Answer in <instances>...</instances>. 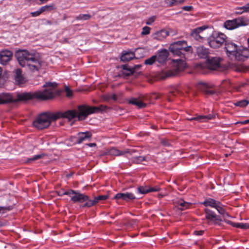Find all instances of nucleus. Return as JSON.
Returning a JSON list of instances; mask_svg holds the SVG:
<instances>
[{
    "instance_id": "27",
    "label": "nucleus",
    "mask_w": 249,
    "mask_h": 249,
    "mask_svg": "<svg viewBox=\"0 0 249 249\" xmlns=\"http://www.w3.org/2000/svg\"><path fill=\"white\" fill-rule=\"evenodd\" d=\"M107 154L111 156H119L124 155V151H120L115 147L107 150Z\"/></svg>"
},
{
    "instance_id": "32",
    "label": "nucleus",
    "mask_w": 249,
    "mask_h": 249,
    "mask_svg": "<svg viewBox=\"0 0 249 249\" xmlns=\"http://www.w3.org/2000/svg\"><path fill=\"white\" fill-rule=\"evenodd\" d=\"M164 2L169 7L182 4L180 3V0H164Z\"/></svg>"
},
{
    "instance_id": "25",
    "label": "nucleus",
    "mask_w": 249,
    "mask_h": 249,
    "mask_svg": "<svg viewBox=\"0 0 249 249\" xmlns=\"http://www.w3.org/2000/svg\"><path fill=\"white\" fill-rule=\"evenodd\" d=\"M128 102L130 104H132L137 106L139 108H144L146 106V104L138 100L137 98H132L128 100Z\"/></svg>"
},
{
    "instance_id": "51",
    "label": "nucleus",
    "mask_w": 249,
    "mask_h": 249,
    "mask_svg": "<svg viewBox=\"0 0 249 249\" xmlns=\"http://www.w3.org/2000/svg\"><path fill=\"white\" fill-rule=\"evenodd\" d=\"M244 13V10L242 9V7H238L236 9L235 13L237 14H241Z\"/></svg>"
},
{
    "instance_id": "9",
    "label": "nucleus",
    "mask_w": 249,
    "mask_h": 249,
    "mask_svg": "<svg viewBox=\"0 0 249 249\" xmlns=\"http://www.w3.org/2000/svg\"><path fill=\"white\" fill-rule=\"evenodd\" d=\"M70 192H71V200L73 203H88L89 201H90V198L88 196L85 194H82L79 191L70 189Z\"/></svg>"
},
{
    "instance_id": "6",
    "label": "nucleus",
    "mask_w": 249,
    "mask_h": 249,
    "mask_svg": "<svg viewBox=\"0 0 249 249\" xmlns=\"http://www.w3.org/2000/svg\"><path fill=\"white\" fill-rule=\"evenodd\" d=\"M226 36L221 33L214 32L208 38V43L213 48L221 47L226 42Z\"/></svg>"
},
{
    "instance_id": "18",
    "label": "nucleus",
    "mask_w": 249,
    "mask_h": 249,
    "mask_svg": "<svg viewBox=\"0 0 249 249\" xmlns=\"http://www.w3.org/2000/svg\"><path fill=\"white\" fill-rule=\"evenodd\" d=\"M225 49L228 56L231 59L232 54H234L237 50L238 49V46L237 45L231 42H226L225 43Z\"/></svg>"
},
{
    "instance_id": "3",
    "label": "nucleus",
    "mask_w": 249,
    "mask_h": 249,
    "mask_svg": "<svg viewBox=\"0 0 249 249\" xmlns=\"http://www.w3.org/2000/svg\"><path fill=\"white\" fill-rule=\"evenodd\" d=\"M75 113L71 109L66 111H58L56 112H45L38 115L33 122V125L39 130L48 128L51 122L60 118L67 119L71 121L74 119Z\"/></svg>"
},
{
    "instance_id": "48",
    "label": "nucleus",
    "mask_w": 249,
    "mask_h": 249,
    "mask_svg": "<svg viewBox=\"0 0 249 249\" xmlns=\"http://www.w3.org/2000/svg\"><path fill=\"white\" fill-rule=\"evenodd\" d=\"M178 92L177 90L171 92L170 93V95H169V96L168 97V101L169 102H172V99H171V96H176V94L178 93Z\"/></svg>"
},
{
    "instance_id": "33",
    "label": "nucleus",
    "mask_w": 249,
    "mask_h": 249,
    "mask_svg": "<svg viewBox=\"0 0 249 249\" xmlns=\"http://www.w3.org/2000/svg\"><path fill=\"white\" fill-rule=\"evenodd\" d=\"M249 104V101L247 100H242L234 103V105L237 107H244Z\"/></svg>"
},
{
    "instance_id": "62",
    "label": "nucleus",
    "mask_w": 249,
    "mask_h": 249,
    "mask_svg": "<svg viewBox=\"0 0 249 249\" xmlns=\"http://www.w3.org/2000/svg\"><path fill=\"white\" fill-rule=\"evenodd\" d=\"M185 0H180V3L182 4Z\"/></svg>"
},
{
    "instance_id": "14",
    "label": "nucleus",
    "mask_w": 249,
    "mask_h": 249,
    "mask_svg": "<svg viewBox=\"0 0 249 249\" xmlns=\"http://www.w3.org/2000/svg\"><path fill=\"white\" fill-rule=\"evenodd\" d=\"M198 88L205 95H212L215 93V91L213 89L212 86L208 83L204 82H199L198 84Z\"/></svg>"
},
{
    "instance_id": "34",
    "label": "nucleus",
    "mask_w": 249,
    "mask_h": 249,
    "mask_svg": "<svg viewBox=\"0 0 249 249\" xmlns=\"http://www.w3.org/2000/svg\"><path fill=\"white\" fill-rule=\"evenodd\" d=\"M91 16L89 14H80L76 17L75 19L78 20H87L89 19Z\"/></svg>"
},
{
    "instance_id": "55",
    "label": "nucleus",
    "mask_w": 249,
    "mask_h": 249,
    "mask_svg": "<svg viewBox=\"0 0 249 249\" xmlns=\"http://www.w3.org/2000/svg\"><path fill=\"white\" fill-rule=\"evenodd\" d=\"M87 145L88 146H89V147H91L95 146L96 143H89L87 144Z\"/></svg>"
},
{
    "instance_id": "38",
    "label": "nucleus",
    "mask_w": 249,
    "mask_h": 249,
    "mask_svg": "<svg viewBox=\"0 0 249 249\" xmlns=\"http://www.w3.org/2000/svg\"><path fill=\"white\" fill-rule=\"evenodd\" d=\"M235 227L241 228L242 229H249V224L243 223H236Z\"/></svg>"
},
{
    "instance_id": "52",
    "label": "nucleus",
    "mask_w": 249,
    "mask_h": 249,
    "mask_svg": "<svg viewBox=\"0 0 249 249\" xmlns=\"http://www.w3.org/2000/svg\"><path fill=\"white\" fill-rule=\"evenodd\" d=\"M66 91L67 92V96L68 97L71 96L72 95V91L68 88L66 89Z\"/></svg>"
},
{
    "instance_id": "11",
    "label": "nucleus",
    "mask_w": 249,
    "mask_h": 249,
    "mask_svg": "<svg viewBox=\"0 0 249 249\" xmlns=\"http://www.w3.org/2000/svg\"><path fill=\"white\" fill-rule=\"evenodd\" d=\"M231 56V60L244 61L249 57V50L243 47L238 48L235 54H232Z\"/></svg>"
},
{
    "instance_id": "50",
    "label": "nucleus",
    "mask_w": 249,
    "mask_h": 249,
    "mask_svg": "<svg viewBox=\"0 0 249 249\" xmlns=\"http://www.w3.org/2000/svg\"><path fill=\"white\" fill-rule=\"evenodd\" d=\"M242 9L244 10V12H249V3L242 6Z\"/></svg>"
},
{
    "instance_id": "31",
    "label": "nucleus",
    "mask_w": 249,
    "mask_h": 249,
    "mask_svg": "<svg viewBox=\"0 0 249 249\" xmlns=\"http://www.w3.org/2000/svg\"><path fill=\"white\" fill-rule=\"evenodd\" d=\"M40 11L42 13L44 12H49L55 9L54 4H52L50 5H46L40 8Z\"/></svg>"
},
{
    "instance_id": "10",
    "label": "nucleus",
    "mask_w": 249,
    "mask_h": 249,
    "mask_svg": "<svg viewBox=\"0 0 249 249\" xmlns=\"http://www.w3.org/2000/svg\"><path fill=\"white\" fill-rule=\"evenodd\" d=\"M244 18L239 17L232 20H228L224 22V26L228 30H233L241 26L246 25Z\"/></svg>"
},
{
    "instance_id": "2",
    "label": "nucleus",
    "mask_w": 249,
    "mask_h": 249,
    "mask_svg": "<svg viewBox=\"0 0 249 249\" xmlns=\"http://www.w3.org/2000/svg\"><path fill=\"white\" fill-rule=\"evenodd\" d=\"M169 49L174 56H179L180 59L173 60L175 68L173 71L165 72L164 78L175 76L179 72L183 71L185 68V63L183 58L186 59V55L193 52L192 47L188 46L187 41L185 40L173 42L170 45Z\"/></svg>"
},
{
    "instance_id": "22",
    "label": "nucleus",
    "mask_w": 249,
    "mask_h": 249,
    "mask_svg": "<svg viewBox=\"0 0 249 249\" xmlns=\"http://www.w3.org/2000/svg\"><path fill=\"white\" fill-rule=\"evenodd\" d=\"M213 117V115L209 114L208 115H197L196 117L188 118L187 119L189 121L195 120L199 122H204L212 119Z\"/></svg>"
},
{
    "instance_id": "5",
    "label": "nucleus",
    "mask_w": 249,
    "mask_h": 249,
    "mask_svg": "<svg viewBox=\"0 0 249 249\" xmlns=\"http://www.w3.org/2000/svg\"><path fill=\"white\" fill-rule=\"evenodd\" d=\"M107 108V106L100 105L99 107H90L85 105H79L77 107V109H71L75 113L74 118H77L78 120H85L87 117L92 113L102 112Z\"/></svg>"
},
{
    "instance_id": "26",
    "label": "nucleus",
    "mask_w": 249,
    "mask_h": 249,
    "mask_svg": "<svg viewBox=\"0 0 249 249\" xmlns=\"http://www.w3.org/2000/svg\"><path fill=\"white\" fill-rule=\"evenodd\" d=\"M175 203L180 207L178 209L181 211L187 209L191 205V203L186 202L181 199L176 200Z\"/></svg>"
},
{
    "instance_id": "16",
    "label": "nucleus",
    "mask_w": 249,
    "mask_h": 249,
    "mask_svg": "<svg viewBox=\"0 0 249 249\" xmlns=\"http://www.w3.org/2000/svg\"><path fill=\"white\" fill-rule=\"evenodd\" d=\"M108 197L107 195H100L94 197L93 199L90 198V201H89L88 203H85L83 205H81V207H91L96 205L99 202L105 200Z\"/></svg>"
},
{
    "instance_id": "40",
    "label": "nucleus",
    "mask_w": 249,
    "mask_h": 249,
    "mask_svg": "<svg viewBox=\"0 0 249 249\" xmlns=\"http://www.w3.org/2000/svg\"><path fill=\"white\" fill-rule=\"evenodd\" d=\"M70 189L67 191H65L64 190H60L57 192V194L59 196H63L64 195H67L71 196Z\"/></svg>"
},
{
    "instance_id": "8",
    "label": "nucleus",
    "mask_w": 249,
    "mask_h": 249,
    "mask_svg": "<svg viewBox=\"0 0 249 249\" xmlns=\"http://www.w3.org/2000/svg\"><path fill=\"white\" fill-rule=\"evenodd\" d=\"M208 28L207 26H202L192 30L190 36L196 41L203 42L207 37L208 35L205 31Z\"/></svg>"
},
{
    "instance_id": "46",
    "label": "nucleus",
    "mask_w": 249,
    "mask_h": 249,
    "mask_svg": "<svg viewBox=\"0 0 249 249\" xmlns=\"http://www.w3.org/2000/svg\"><path fill=\"white\" fill-rule=\"evenodd\" d=\"M42 13V12L40 11V8H39L37 11L35 12H33L31 13V15L33 17H36L39 16Z\"/></svg>"
},
{
    "instance_id": "29",
    "label": "nucleus",
    "mask_w": 249,
    "mask_h": 249,
    "mask_svg": "<svg viewBox=\"0 0 249 249\" xmlns=\"http://www.w3.org/2000/svg\"><path fill=\"white\" fill-rule=\"evenodd\" d=\"M124 71H128V73L123 72V75L124 77H127L133 74L134 72V69L130 67L127 64L123 65L121 67Z\"/></svg>"
},
{
    "instance_id": "59",
    "label": "nucleus",
    "mask_w": 249,
    "mask_h": 249,
    "mask_svg": "<svg viewBox=\"0 0 249 249\" xmlns=\"http://www.w3.org/2000/svg\"><path fill=\"white\" fill-rule=\"evenodd\" d=\"M41 1V3H44L46 2L48 0H39Z\"/></svg>"
},
{
    "instance_id": "47",
    "label": "nucleus",
    "mask_w": 249,
    "mask_h": 249,
    "mask_svg": "<svg viewBox=\"0 0 249 249\" xmlns=\"http://www.w3.org/2000/svg\"><path fill=\"white\" fill-rule=\"evenodd\" d=\"M160 142L163 146H169L170 145L168 140L167 139H161L160 140Z\"/></svg>"
},
{
    "instance_id": "57",
    "label": "nucleus",
    "mask_w": 249,
    "mask_h": 249,
    "mask_svg": "<svg viewBox=\"0 0 249 249\" xmlns=\"http://www.w3.org/2000/svg\"><path fill=\"white\" fill-rule=\"evenodd\" d=\"M130 222L132 225L136 223V220H131Z\"/></svg>"
},
{
    "instance_id": "43",
    "label": "nucleus",
    "mask_w": 249,
    "mask_h": 249,
    "mask_svg": "<svg viewBox=\"0 0 249 249\" xmlns=\"http://www.w3.org/2000/svg\"><path fill=\"white\" fill-rule=\"evenodd\" d=\"M149 192H159L160 191V189L158 186H155V187H148Z\"/></svg>"
},
{
    "instance_id": "12",
    "label": "nucleus",
    "mask_w": 249,
    "mask_h": 249,
    "mask_svg": "<svg viewBox=\"0 0 249 249\" xmlns=\"http://www.w3.org/2000/svg\"><path fill=\"white\" fill-rule=\"evenodd\" d=\"M171 34L172 36H174L177 34V32H173L171 29L168 31L162 29L155 32L152 35V36L154 39L161 40Z\"/></svg>"
},
{
    "instance_id": "24",
    "label": "nucleus",
    "mask_w": 249,
    "mask_h": 249,
    "mask_svg": "<svg viewBox=\"0 0 249 249\" xmlns=\"http://www.w3.org/2000/svg\"><path fill=\"white\" fill-rule=\"evenodd\" d=\"M15 79L18 84H23L25 82L24 77L22 75V71L20 69L16 70Z\"/></svg>"
},
{
    "instance_id": "54",
    "label": "nucleus",
    "mask_w": 249,
    "mask_h": 249,
    "mask_svg": "<svg viewBox=\"0 0 249 249\" xmlns=\"http://www.w3.org/2000/svg\"><path fill=\"white\" fill-rule=\"evenodd\" d=\"M225 221L227 223H228V224H230V225H231L232 226H233V227H235V225H236V223H234V222H232V221H229V220H225Z\"/></svg>"
},
{
    "instance_id": "36",
    "label": "nucleus",
    "mask_w": 249,
    "mask_h": 249,
    "mask_svg": "<svg viewBox=\"0 0 249 249\" xmlns=\"http://www.w3.org/2000/svg\"><path fill=\"white\" fill-rule=\"evenodd\" d=\"M157 55H152L151 57L146 59L144 61V64L146 65H151L157 61Z\"/></svg>"
},
{
    "instance_id": "37",
    "label": "nucleus",
    "mask_w": 249,
    "mask_h": 249,
    "mask_svg": "<svg viewBox=\"0 0 249 249\" xmlns=\"http://www.w3.org/2000/svg\"><path fill=\"white\" fill-rule=\"evenodd\" d=\"M43 156H44L43 154H38V155L34 156L32 158H28L27 160V162L30 163L31 162H32L33 161H34V160H38L39 159H41Z\"/></svg>"
},
{
    "instance_id": "61",
    "label": "nucleus",
    "mask_w": 249,
    "mask_h": 249,
    "mask_svg": "<svg viewBox=\"0 0 249 249\" xmlns=\"http://www.w3.org/2000/svg\"><path fill=\"white\" fill-rule=\"evenodd\" d=\"M47 23L48 24H52V22L51 21H49V20H48L47 21Z\"/></svg>"
},
{
    "instance_id": "28",
    "label": "nucleus",
    "mask_w": 249,
    "mask_h": 249,
    "mask_svg": "<svg viewBox=\"0 0 249 249\" xmlns=\"http://www.w3.org/2000/svg\"><path fill=\"white\" fill-rule=\"evenodd\" d=\"M135 55L132 52H125L121 55L120 59L122 61L127 62L134 58Z\"/></svg>"
},
{
    "instance_id": "19",
    "label": "nucleus",
    "mask_w": 249,
    "mask_h": 249,
    "mask_svg": "<svg viewBox=\"0 0 249 249\" xmlns=\"http://www.w3.org/2000/svg\"><path fill=\"white\" fill-rule=\"evenodd\" d=\"M169 55L168 51L165 49L159 51L157 55V61L160 64H164L167 60Z\"/></svg>"
},
{
    "instance_id": "39",
    "label": "nucleus",
    "mask_w": 249,
    "mask_h": 249,
    "mask_svg": "<svg viewBox=\"0 0 249 249\" xmlns=\"http://www.w3.org/2000/svg\"><path fill=\"white\" fill-rule=\"evenodd\" d=\"M13 209V206H9L7 207L0 206V213H4L7 212Z\"/></svg>"
},
{
    "instance_id": "20",
    "label": "nucleus",
    "mask_w": 249,
    "mask_h": 249,
    "mask_svg": "<svg viewBox=\"0 0 249 249\" xmlns=\"http://www.w3.org/2000/svg\"><path fill=\"white\" fill-rule=\"evenodd\" d=\"M220 62L219 58L213 57L208 59L207 66L210 70H215L220 67Z\"/></svg>"
},
{
    "instance_id": "4",
    "label": "nucleus",
    "mask_w": 249,
    "mask_h": 249,
    "mask_svg": "<svg viewBox=\"0 0 249 249\" xmlns=\"http://www.w3.org/2000/svg\"><path fill=\"white\" fill-rule=\"evenodd\" d=\"M15 56L20 66L27 67L31 71H37L41 68V58L39 53L36 51L19 50L16 53Z\"/></svg>"
},
{
    "instance_id": "21",
    "label": "nucleus",
    "mask_w": 249,
    "mask_h": 249,
    "mask_svg": "<svg viewBox=\"0 0 249 249\" xmlns=\"http://www.w3.org/2000/svg\"><path fill=\"white\" fill-rule=\"evenodd\" d=\"M78 136L77 138L76 142L78 144H80L86 140H90L92 137V134L89 131L79 132L78 133Z\"/></svg>"
},
{
    "instance_id": "17",
    "label": "nucleus",
    "mask_w": 249,
    "mask_h": 249,
    "mask_svg": "<svg viewBox=\"0 0 249 249\" xmlns=\"http://www.w3.org/2000/svg\"><path fill=\"white\" fill-rule=\"evenodd\" d=\"M13 53L11 51L5 50L0 53V61L1 64L6 65L12 59Z\"/></svg>"
},
{
    "instance_id": "60",
    "label": "nucleus",
    "mask_w": 249,
    "mask_h": 249,
    "mask_svg": "<svg viewBox=\"0 0 249 249\" xmlns=\"http://www.w3.org/2000/svg\"><path fill=\"white\" fill-rule=\"evenodd\" d=\"M2 69L0 67V77L1 76V74H2Z\"/></svg>"
},
{
    "instance_id": "58",
    "label": "nucleus",
    "mask_w": 249,
    "mask_h": 249,
    "mask_svg": "<svg viewBox=\"0 0 249 249\" xmlns=\"http://www.w3.org/2000/svg\"><path fill=\"white\" fill-rule=\"evenodd\" d=\"M140 67H141L140 65H137L134 66V67L133 68H132V69H134V71H135L136 68H139Z\"/></svg>"
},
{
    "instance_id": "30",
    "label": "nucleus",
    "mask_w": 249,
    "mask_h": 249,
    "mask_svg": "<svg viewBox=\"0 0 249 249\" xmlns=\"http://www.w3.org/2000/svg\"><path fill=\"white\" fill-rule=\"evenodd\" d=\"M146 160H147L146 156H137L133 157L132 159V162L136 164H140L142 161Z\"/></svg>"
},
{
    "instance_id": "63",
    "label": "nucleus",
    "mask_w": 249,
    "mask_h": 249,
    "mask_svg": "<svg viewBox=\"0 0 249 249\" xmlns=\"http://www.w3.org/2000/svg\"><path fill=\"white\" fill-rule=\"evenodd\" d=\"M123 72H126V73H128V71H124Z\"/></svg>"
},
{
    "instance_id": "35",
    "label": "nucleus",
    "mask_w": 249,
    "mask_h": 249,
    "mask_svg": "<svg viewBox=\"0 0 249 249\" xmlns=\"http://www.w3.org/2000/svg\"><path fill=\"white\" fill-rule=\"evenodd\" d=\"M137 191L138 193L144 195L147 194L149 192L148 187V186H140L137 188Z\"/></svg>"
},
{
    "instance_id": "44",
    "label": "nucleus",
    "mask_w": 249,
    "mask_h": 249,
    "mask_svg": "<svg viewBox=\"0 0 249 249\" xmlns=\"http://www.w3.org/2000/svg\"><path fill=\"white\" fill-rule=\"evenodd\" d=\"M156 17L153 16L151 17L148 18V19L146 21V24L147 25H151L155 20Z\"/></svg>"
},
{
    "instance_id": "49",
    "label": "nucleus",
    "mask_w": 249,
    "mask_h": 249,
    "mask_svg": "<svg viewBox=\"0 0 249 249\" xmlns=\"http://www.w3.org/2000/svg\"><path fill=\"white\" fill-rule=\"evenodd\" d=\"M193 8L192 6H184L182 7V9L186 11H191Z\"/></svg>"
},
{
    "instance_id": "7",
    "label": "nucleus",
    "mask_w": 249,
    "mask_h": 249,
    "mask_svg": "<svg viewBox=\"0 0 249 249\" xmlns=\"http://www.w3.org/2000/svg\"><path fill=\"white\" fill-rule=\"evenodd\" d=\"M201 204H203L205 207L209 206L215 208L224 217L229 216L228 213L223 208L224 206L219 201H217L213 198H207L203 202H201Z\"/></svg>"
},
{
    "instance_id": "45",
    "label": "nucleus",
    "mask_w": 249,
    "mask_h": 249,
    "mask_svg": "<svg viewBox=\"0 0 249 249\" xmlns=\"http://www.w3.org/2000/svg\"><path fill=\"white\" fill-rule=\"evenodd\" d=\"M136 150L135 149H127L124 150V155L126 153H128L130 155H132L133 153L136 152Z\"/></svg>"
},
{
    "instance_id": "1",
    "label": "nucleus",
    "mask_w": 249,
    "mask_h": 249,
    "mask_svg": "<svg viewBox=\"0 0 249 249\" xmlns=\"http://www.w3.org/2000/svg\"><path fill=\"white\" fill-rule=\"evenodd\" d=\"M57 86L55 82H47L43 85V87L48 89L43 91L32 92H22L17 94V98H15L13 94L9 92H2L0 93V105L8 104L17 103L19 101H26L29 100L36 99L45 101L54 98L59 94V92L54 89Z\"/></svg>"
},
{
    "instance_id": "64",
    "label": "nucleus",
    "mask_w": 249,
    "mask_h": 249,
    "mask_svg": "<svg viewBox=\"0 0 249 249\" xmlns=\"http://www.w3.org/2000/svg\"><path fill=\"white\" fill-rule=\"evenodd\" d=\"M158 98H159V97H158V96L156 97V99H158Z\"/></svg>"
},
{
    "instance_id": "56",
    "label": "nucleus",
    "mask_w": 249,
    "mask_h": 249,
    "mask_svg": "<svg viewBox=\"0 0 249 249\" xmlns=\"http://www.w3.org/2000/svg\"><path fill=\"white\" fill-rule=\"evenodd\" d=\"M241 123L242 124H248V123H249V119L246 120H245V121H244L243 122H241Z\"/></svg>"
},
{
    "instance_id": "42",
    "label": "nucleus",
    "mask_w": 249,
    "mask_h": 249,
    "mask_svg": "<svg viewBox=\"0 0 249 249\" xmlns=\"http://www.w3.org/2000/svg\"><path fill=\"white\" fill-rule=\"evenodd\" d=\"M106 100L112 99L113 101H116L117 100V95L115 94H111L106 96Z\"/></svg>"
},
{
    "instance_id": "41",
    "label": "nucleus",
    "mask_w": 249,
    "mask_h": 249,
    "mask_svg": "<svg viewBox=\"0 0 249 249\" xmlns=\"http://www.w3.org/2000/svg\"><path fill=\"white\" fill-rule=\"evenodd\" d=\"M142 30L141 34L142 35H147L150 34L151 28L148 26H144Z\"/></svg>"
},
{
    "instance_id": "13",
    "label": "nucleus",
    "mask_w": 249,
    "mask_h": 249,
    "mask_svg": "<svg viewBox=\"0 0 249 249\" xmlns=\"http://www.w3.org/2000/svg\"><path fill=\"white\" fill-rule=\"evenodd\" d=\"M206 218L214 224H220L221 219L219 216L217 215L213 211L206 208L204 210Z\"/></svg>"
},
{
    "instance_id": "53",
    "label": "nucleus",
    "mask_w": 249,
    "mask_h": 249,
    "mask_svg": "<svg viewBox=\"0 0 249 249\" xmlns=\"http://www.w3.org/2000/svg\"><path fill=\"white\" fill-rule=\"evenodd\" d=\"M203 232H204V231H194V234H195L196 235H202Z\"/></svg>"
},
{
    "instance_id": "15",
    "label": "nucleus",
    "mask_w": 249,
    "mask_h": 249,
    "mask_svg": "<svg viewBox=\"0 0 249 249\" xmlns=\"http://www.w3.org/2000/svg\"><path fill=\"white\" fill-rule=\"evenodd\" d=\"M139 197L138 198H139ZM114 199L117 200L121 199L125 201H128L130 200H133L137 198L134 194L131 192L119 193L117 194L113 197Z\"/></svg>"
},
{
    "instance_id": "23",
    "label": "nucleus",
    "mask_w": 249,
    "mask_h": 249,
    "mask_svg": "<svg viewBox=\"0 0 249 249\" xmlns=\"http://www.w3.org/2000/svg\"><path fill=\"white\" fill-rule=\"evenodd\" d=\"M209 53L208 49L203 46H199L196 48V53L200 58H206L208 56Z\"/></svg>"
}]
</instances>
